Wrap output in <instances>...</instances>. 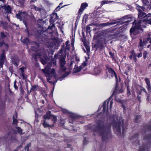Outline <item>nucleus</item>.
Segmentation results:
<instances>
[{"label": "nucleus", "mask_w": 151, "mask_h": 151, "mask_svg": "<svg viewBox=\"0 0 151 151\" xmlns=\"http://www.w3.org/2000/svg\"><path fill=\"white\" fill-rule=\"evenodd\" d=\"M1 6L3 9L5 10L6 13H11V10L10 6L5 5L4 6Z\"/></svg>", "instance_id": "obj_12"}, {"label": "nucleus", "mask_w": 151, "mask_h": 151, "mask_svg": "<svg viewBox=\"0 0 151 151\" xmlns=\"http://www.w3.org/2000/svg\"><path fill=\"white\" fill-rule=\"evenodd\" d=\"M42 124L43 126L45 127H53L54 126V124H53L52 125L49 124L45 122V120H43L42 121Z\"/></svg>", "instance_id": "obj_23"}, {"label": "nucleus", "mask_w": 151, "mask_h": 151, "mask_svg": "<svg viewBox=\"0 0 151 151\" xmlns=\"http://www.w3.org/2000/svg\"><path fill=\"white\" fill-rule=\"evenodd\" d=\"M88 142V139L86 138H85L83 141V144L84 145L87 144Z\"/></svg>", "instance_id": "obj_38"}, {"label": "nucleus", "mask_w": 151, "mask_h": 151, "mask_svg": "<svg viewBox=\"0 0 151 151\" xmlns=\"http://www.w3.org/2000/svg\"><path fill=\"white\" fill-rule=\"evenodd\" d=\"M101 70L98 67H96L94 68V74L95 75H98L101 73Z\"/></svg>", "instance_id": "obj_21"}, {"label": "nucleus", "mask_w": 151, "mask_h": 151, "mask_svg": "<svg viewBox=\"0 0 151 151\" xmlns=\"http://www.w3.org/2000/svg\"><path fill=\"white\" fill-rule=\"evenodd\" d=\"M86 49L87 52H89L90 51V49L88 46L86 47Z\"/></svg>", "instance_id": "obj_57"}, {"label": "nucleus", "mask_w": 151, "mask_h": 151, "mask_svg": "<svg viewBox=\"0 0 151 151\" xmlns=\"http://www.w3.org/2000/svg\"><path fill=\"white\" fill-rule=\"evenodd\" d=\"M141 20L137 23L135 22V21H134L133 22V27L130 30V32H133L136 29H139L141 28Z\"/></svg>", "instance_id": "obj_5"}, {"label": "nucleus", "mask_w": 151, "mask_h": 151, "mask_svg": "<svg viewBox=\"0 0 151 151\" xmlns=\"http://www.w3.org/2000/svg\"><path fill=\"white\" fill-rule=\"evenodd\" d=\"M14 130L15 132H22V129L21 127L17 126L16 127Z\"/></svg>", "instance_id": "obj_26"}, {"label": "nucleus", "mask_w": 151, "mask_h": 151, "mask_svg": "<svg viewBox=\"0 0 151 151\" xmlns=\"http://www.w3.org/2000/svg\"><path fill=\"white\" fill-rule=\"evenodd\" d=\"M119 22H107L106 23H103L101 24H100V26L102 27H104L108 25H111L113 24H115L117 23H118Z\"/></svg>", "instance_id": "obj_13"}, {"label": "nucleus", "mask_w": 151, "mask_h": 151, "mask_svg": "<svg viewBox=\"0 0 151 151\" xmlns=\"http://www.w3.org/2000/svg\"><path fill=\"white\" fill-rule=\"evenodd\" d=\"M60 65L63 67L65 63V61L64 58H61L60 60Z\"/></svg>", "instance_id": "obj_28"}, {"label": "nucleus", "mask_w": 151, "mask_h": 151, "mask_svg": "<svg viewBox=\"0 0 151 151\" xmlns=\"http://www.w3.org/2000/svg\"><path fill=\"white\" fill-rule=\"evenodd\" d=\"M147 45V48H150L151 50V38L150 37V35L148 34L147 38L145 40H143L142 42V49L143 47L145 48L146 45Z\"/></svg>", "instance_id": "obj_4"}, {"label": "nucleus", "mask_w": 151, "mask_h": 151, "mask_svg": "<svg viewBox=\"0 0 151 151\" xmlns=\"http://www.w3.org/2000/svg\"><path fill=\"white\" fill-rule=\"evenodd\" d=\"M136 8L138 11V18H141V17H142V14L141 11V9H142V8L141 7L139 6L138 5H137Z\"/></svg>", "instance_id": "obj_20"}, {"label": "nucleus", "mask_w": 151, "mask_h": 151, "mask_svg": "<svg viewBox=\"0 0 151 151\" xmlns=\"http://www.w3.org/2000/svg\"><path fill=\"white\" fill-rule=\"evenodd\" d=\"M17 114H16L13 117V122L12 124H15L17 125V124L18 122V120L17 119Z\"/></svg>", "instance_id": "obj_22"}, {"label": "nucleus", "mask_w": 151, "mask_h": 151, "mask_svg": "<svg viewBox=\"0 0 151 151\" xmlns=\"http://www.w3.org/2000/svg\"><path fill=\"white\" fill-rule=\"evenodd\" d=\"M145 80L147 85V89L148 91H150L151 89V86L150 80L148 78H146Z\"/></svg>", "instance_id": "obj_18"}, {"label": "nucleus", "mask_w": 151, "mask_h": 151, "mask_svg": "<svg viewBox=\"0 0 151 151\" xmlns=\"http://www.w3.org/2000/svg\"><path fill=\"white\" fill-rule=\"evenodd\" d=\"M142 22H145L146 23L151 25V18H146V19H143Z\"/></svg>", "instance_id": "obj_25"}, {"label": "nucleus", "mask_w": 151, "mask_h": 151, "mask_svg": "<svg viewBox=\"0 0 151 151\" xmlns=\"http://www.w3.org/2000/svg\"><path fill=\"white\" fill-rule=\"evenodd\" d=\"M4 61L0 60V67H1L4 63Z\"/></svg>", "instance_id": "obj_47"}, {"label": "nucleus", "mask_w": 151, "mask_h": 151, "mask_svg": "<svg viewBox=\"0 0 151 151\" xmlns=\"http://www.w3.org/2000/svg\"><path fill=\"white\" fill-rule=\"evenodd\" d=\"M151 17V14L149 13L147 14L144 12H142V19H145V18H147L148 17Z\"/></svg>", "instance_id": "obj_19"}, {"label": "nucleus", "mask_w": 151, "mask_h": 151, "mask_svg": "<svg viewBox=\"0 0 151 151\" xmlns=\"http://www.w3.org/2000/svg\"><path fill=\"white\" fill-rule=\"evenodd\" d=\"M127 95L128 96H129L131 94V93L130 91L129 90V89L128 86L127 87Z\"/></svg>", "instance_id": "obj_40"}, {"label": "nucleus", "mask_w": 151, "mask_h": 151, "mask_svg": "<svg viewBox=\"0 0 151 151\" xmlns=\"http://www.w3.org/2000/svg\"><path fill=\"white\" fill-rule=\"evenodd\" d=\"M148 68L151 69V63L149 64L148 66Z\"/></svg>", "instance_id": "obj_61"}, {"label": "nucleus", "mask_w": 151, "mask_h": 151, "mask_svg": "<svg viewBox=\"0 0 151 151\" xmlns=\"http://www.w3.org/2000/svg\"><path fill=\"white\" fill-rule=\"evenodd\" d=\"M112 104H113V101L111 100L110 101V103H109V109H111V106H112Z\"/></svg>", "instance_id": "obj_43"}, {"label": "nucleus", "mask_w": 151, "mask_h": 151, "mask_svg": "<svg viewBox=\"0 0 151 151\" xmlns=\"http://www.w3.org/2000/svg\"><path fill=\"white\" fill-rule=\"evenodd\" d=\"M1 46L5 48L7 50L8 49V45L6 44H5L4 42H2L1 43Z\"/></svg>", "instance_id": "obj_27"}, {"label": "nucleus", "mask_w": 151, "mask_h": 151, "mask_svg": "<svg viewBox=\"0 0 151 151\" xmlns=\"http://www.w3.org/2000/svg\"><path fill=\"white\" fill-rule=\"evenodd\" d=\"M38 115H36V118L35 119V122H38L39 121L38 120Z\"/></svg>", "instance_id": "obj_45"}, {"label": "nucleus", "mask_w": 151, "mask_h": 151, "mask_svg": "<svg viewBox=\"0 0 151 151\" xmlns=\"http://www.w3.org/2000/svg\"><path fill=\"white\" fill-rule=\"evenodd\" d=\"M51 117L52 118V121L53 122V123H55L57 121V119L56 116L52 115Z\"/></svg>", "instance_id": "obj_30"}, {"label": "nucleus", "mask_w": 151, "mask_h": 151, "mask_svg": "<svg viewBox=\"0 0 151 151\" xmlns=\"http://www.w3.org/2000/svg\"><path fill=\"white\" fill-rule=\"evenodd\" d=\"M110 100V99H109L105 101L102 107H103V111L105 112L106 111H108V107L109 104V102Z\"/></svg>", "instance_id": "obj_9"}, {"label": "nucleus", "mask_w": 151, "mask_h": 151, "mask_svg": "<svg viewBox=\"0 0 151 151\" xmlns=\"http://www.w3.org/2000/svg\"><path fill=\"white\" fill-rule=\"evenodd\" d=\"M142 2L143 3V6H142V10L144 11L145 8L144 6H146L147 8H148L149 2L147 0H142Z\"/></svg>", "instance_id": "obj_15"}, {"label": "nucleus", "mask_w": 151, "mask_h": 151, "mask_svg": "<svg viewBox=\"0 0 151 151\" xmlns=\"http://www.w3.org/2000/svg\"><path fill=\"white\" fill-rule=\"evenodd\" d=\"M51 66V64L49 63L45 69H42V70L45 74V76L47 77V81L50 83H53V84L54 85L55 83L53 82L52 81H50L52 78H56V77L54 69H50Z\"/></svg>", "instance_id": "obj_1"}, {"label": "nucleus", "mask_w": 151, "mask_h": 151, "mask_svg": "<svg viewBox=\"0 0 151 151\" xmlns=\"http://www.w3.org/2000/svg\"><path fill=\"white\" fill-rule=\"evenodd\" d=\"M36 88V86H32V88L34 91L35 90V89Z\"/></svg>", "instance_id": "obj_59"}, {"label": "nucleus", "mask_w": 151, "mask_h": 151, "mask_svg": "<svg viewBox=\"0 0 151 151\" xmlns=\"http://www.w3.org/2000/svg\"><path fill=\"white\" fill-rule=\"evenodd\" d=\"M40 61L42 63L43 65L45 64L47 61V60L45 59V60L43 59H42L41 58H40Z\"/></svg>", "instance_id": "obj_32"}, {"label": "nucleus", "mask_w": 151, "mask_h": 151, "mask_svg": "<svg viewBox=\"0 0 151 151\" xmlns=\"http://www.w3.org/2000/svg\"><path fill=\"white\" fill-rule=\"evenodd\" d=\"M136 55H135V54H134L133 56V58L135 60V61H136Z\"/></svg>", "instance_id": "obj_53"}, {"label": "nucleus", "mask_w": 151, "mask_h": 151, "mask_svg": "<svg viewBox=\"0 0 151 151\" xmlns=\"http://www.w3.org/2000/svg\"><path fill=\"white\" fill-rule=\"evenodd\" d=\"M14 87L15 89H17V85L15 84V82H14Z\"/></svg>", "instance_id": "obj_58"}, {"label": "nucleus", "mask_w": 151, "mask_h": 151, "mask_svg": "<svg viewBox=\"0 0 151 151\" xmlns=\"http://www.w3.org/2000/svg\"><path fill=\"white\" fill-rule=\"evenodd\" d=\"M5 59V54L4 53H3L1 56L0 60L4 61Z\"/></svg>", "instance_id": "obj_29"}, {"label": "nucleus", "mask_w": 151, "mask_h": 151, "mask_svg": "<svg viewBox=\"0 0 151 151\" xmlns=\"http://www.w3.org/2000/svg\"><path fill=\"white\" fill-rule=\"evenodd\" d=\"M63 4V2L61 3L60 4L59 6H58L56 8V9L57 10L59 7H60V5L62 4Z\"/></svg>", "instance_id": "obj_52"}, {"label": "nucleus", "mask_w": 151, "mask_h": 151, "mask_svg": "<svg viewBox=\"0 0 151 151\" xmlns=\"http://www.w3.org/2000/svg\"><path fill=\"white\" fill-rule=\"evenodd\" d=\"M140 44H139V47H138L139 48H141V47H142V44H141L142 41H141V39H140Z\"/></svg>", "instance_id": "obj_50"}, {"label": "nucleus", "mask_w": 151, "mask_h": 151, "mask_svg": "<svg viewBox=\"0 0 151 151\" xmlns=\"http://www.w3.org/2000/svg\"><path fill=\"white\" fill-rule=\"evenodd\" d=\"M123 91L124 90L122 88H118L117 87H116L112 95H114L115 93H122Z\"/></svg>", "instance_id": "obj_14"}, {"label": "nucleus", "mask_w": 151, "mask_h": 151, "mask_svg": "<svg viewBox=\"0 0 151 151\" xmlns=\"http://www.w3.org/2000/svg\"><path fill=\"white\" fill-rule=\"evenodd\" d=\"M50 111H48L43 116L44 119H50L52 115L51 114Z\"/></svg>", "instance_id": "obj_16"}, {"label": "nucleus", "mask_w": 151, "mask_h": 151, "mask_svg": "<svg viewBox=\"0 0 151 151\" xmlns=\"http://www.w3.org/2000/svg\"><path fill=\"white\" fill-rule=\"evenodd\" d=\"M22 41L25 44H27L29 42V39L28 38H26L23 39Z\"/></svg>", "instance_id": "obj_33"}, {"label": "nucleus", "mask_w": 151, "mask_h": 151, "mask_svg": "<svg viewBox=\"0 0 151 151\" xmlns=\"http://www.w3.org/2000/svg\"><path fill=\"white\" fill-rule=\"evenodd\" d=\"M88 4L85 3L82 4L80 8L79 9V12L80 13L82 12L88 6Z\"/></svg>", "instance_id": "obj_17"}, {"label": "nucleus", "mask_w": 151, "mask_h": 151, "mask_svg": "<svg viewBox=\"0 0 151 151\" xmlns=\"http://www.w3.org/2000/svg\"><path fill=\"white\" fill-rule=\"evenodd\" d=\"M74 63V61H71V63L69 65V66L70 67H71V66L73 65Z\"/></svg>", "instance_id": "obj_49"}, {"label": "nucleus", "mask_w": 151, "mask_h": 151, "mask_svg": "<svg viewBox=\"0 0 151 151\" xmlns=\"http://www.w3.org/2000/svg\"><path fill=\"white\" fill-rule=\"evenodd\" d=\"M16 16L17 17L18 19H19L21 21H22V18L21 17L20 12H19V14H16Z\"/></svg>", "instance_id": "obj_31"}, {"label": "nucleus", "mask_w": 151, "mask_h": 151, "mask_svg": "<svg viewBox=\"0 0 151 151\" xmlns=\"http://www.w3.org/2000/svg\"><path fill=\"white\" fill-rule=\"evenodd\" d=\"M87 18L88 16L86 15H84L83 17V19L85 20V21H86V20L87 19Z\"/></svg>", "instance_id": "obj_46"}, {"label": "nucleus", "mask_w": 151, "mask_h": 151, "mask_svg": "<svg viewBox=\"0 0 151 151\" xmlns=\"http://www.w3.org/2000/svg\"><path fill=\"white\" fill-rule=\"evenodd\" d=\"M141 93H139L137 96V99L138 100L141 102Z\"/></svg>", "instance_id": "obj_39"}, {"label": "nucleus", "mask_w": 151, "mask_h": 151, "mask_svg": "<svg viewBox=\"0 0 151 151\" xmlns=\"http://www.w3.org/2000/svg\"><path fill=\"white\" fill-rule=\"evenodd\" d=\"M111 125L109 124H104L102 121H99L97 126L95 129L96 131H107L110 128Z\"/></svg>", "instance_id": "obj_2"}, {"label": "nucleus", "mask_w": 151, "mask_h": 151, "mask_svg": "<svg viewBox=\"0 0 151 151\" xmlns=\"http://www.w3.org/2000/svg\"><path fill=\"white\" fill-rule=\"evenodd\" d=\"M62 111L64 113L69 114L70 117H71L72 119H74L75 118L76 116L74 114L70 112L67 109H63Z\"/></svg>", "instance_id": "obj_11"}, {"label": "nucleus", "mask_w": 151, "mask_h": 151, "mask_svg": "<svg viewBox=\"0 0 151 151\" xmlns=\"http://www.w3.org/2000/svg\"><path fill=\"white\" fill-rule=\"evenodd\" d=\"M129 139L131 140H134L135 141L134 143L136 145L139 147V151H142L141 149V146L140 145L139 141L137 138V136L134 135L132 137H130Z\"/></svg>", "instance_id": "obj_6"}, {"label": "nucleus", "mask_w": 151, "mask_h": 151, "mask_svg": "<svg viewBox=\"0 0 151 151\" xmlns=\"http://www.w3.org/2000/svg\"><path fill=\"white\" fill-rule=\"evenodd\" d=\"M110 1H103L101 2V4L102 5H103L104 4H108L109 2H110Z\"/></svg>", "instance_id": "obj_35"}, {"label": "nucleus", "mask_w": 151, "mask_h": 151, "mask_svg": "<svg viewBox=\"0 0 151 151\" xmlns=\"http://www.w3.org/2000/svg\"><path fill=\"white\" fill-rule=\"evenodd\" d=\"M102 135V139L104 141H106L108 139L107 133H101Z\"/></svg>", "instance_id": "obj_24"}, {"label": "nucleus", "mask_w": 151, "mask_h": 151, "mask_svg": "<svg viewBox=\"0 0 151 151\" xmlns=\"http://www.w3.org/2000/svg\"><path fill=\"white\" fill-rule=\"evenodd\" d=\"M35 9L36 11H41L43 10V9L41 8L37 7H35Z\"/></svg>", "instance_id": "obj_37"}, {"label": "nucleus", "mask_w": 151, "mask_h": 151, "mask_svg": "<svg viewBox=\"0 0 151 151\" xmlns=\"http://www.w3.org/2000/svg\"><path fill=\"white\" fill-rule=\"evenodd\" d=\"M20 13L21 17L22 18V19H23V22L24 23V24H25V21L27 18L28 15L27 13L26 12H20Z\"/></svg>", "instance_id": "obj_10"}, {"label": "nucleus", "mask_w": 151, "mask_h": 151, "mask_svg": "<svg viewBox=\"0 0 151 151\" xmlns=\"http://www.w3.org/2000/svg\"><path fill=\"white\" fill-rule=\"evenodd\" d=\"M134 54H133L132 55H130L129 56V58L130 59H132L133 58V56L134 55Z\"/></svg>", "instance_id": "obj_54"}, {"label": "nucleus", "mask_w": 151, "mask_h": 151, "mask_svg": "<svg viewBox=\"0 0 151 151\" xmlns=\"http://www.w3.org/2000/svg\"><path fill=\"white\" fill-rule=\"evenodd\" d=\"M142 91L145 92V90L144 88H142Z\"/></svg>", "instance_id": "obj_63"}, {"label": "nucleus", "mask_w": 151, "mask_h": 151, "mask_svg": "<svg viewBox=\"0 0 151 151\" xmlns=\"http://www.w3.org/2000/svg\"><path fill=\"white\" fill-rule=\"evenodd\" d=\"M107 77L109 78H111V77L110 76H109V74H108V73H107Z\"/></svg>", "instance_id": "obj_64"}, {"label": "nucleus", "mask_w": 151, "mask_h": 151, "mask_svg": "<svg viewBox=\"0 0 151 151\" xmlns=\"http://www.w3.org/2000/svg\"><path fill=\"white\" fill-rule=\"evenodd\" d=\"M147 52L146 51H144L143 54V58L145 59L147 58Z\"/></svg>", "instance_id": "obj_36"}, {"label": "nucleus", "mask_w": 151, "mask_h": 151, "mask_svg": "<svg viewBox=\"0 0 151 151\" xmlns=\"http://www.w3.org/2000/svg\"><path fill=\"white\" fill-rule=\"evenodd\" d=\"M144 141L146 143L142 146V151H148L151 145V135H146L144 138Z\"/></svg>", "instance_id": "obj_3"}, {"label": "nucleus", "mask_w": 151, "mask_h": 151, "mask_svg": "<svg viewBox=\"0 0 151 151\" xmlns=\"http://www.w3.org/2000/svg\"><path fill=\"white\" fill-rule=\"evenodd\" d=\"M30 145V143H29L27 145H26L24 148L25 150L26 151H28L29 150V147Z\"/></svg>", "instance_id": "obj_34"}, {"label": "nucleus", "mask_w": 151, "mask_h": 151, "mask_svg": "<svg viewBox=\"0 0 151 151\" xmlns=\"http://www.w3.org/2000/svg\"><path fill=\"white\" fill-rule=\"evenodd\" d=\"M54 17L56 19L57 18V15L56 14H54Z\"/></svg>", "instance_id": "obj_62"}, {"label": "nucleus", "mask_w": 151, "mask_h": 151, "mask_svg": "<svg viewBox=\"0 0 151 151\" xmlns=\"http://www.w3.org/2000/svg\"><path fill=\"white\" fill-rule=\"evenodd\" d=\"M106 68L108 70V71L109 73L111 74V77H113L114 76H115L116 80L117 81V78L116 73L112 68L109 67L108 66H106Z\"/></svg>", "instance_id": "obj_7"}, {"label": "nucleus", "mask_w": 151, "mask_h": 151, "mask_svg": "<svg viewBox=\"0 0 151 151\" xmlns=\"http://www.w3.org/2000/svg\"><path fill=\"white\" fill-rule=\"evenodd\" d=\"M122 124L120 122H114L113 123V126L114 129L116 128L118 130V131H120V126L122 125V124H123L124 122V120H122Z\"/></svg>", "instance_id": "obj_8"}, {"label": "nucleus", "mask_w": 151, "mask_h": 151, "mask_svg": "<svg viewBox=\"0 0 151 151\" xmlns=\"http://www.w3.org/2000/svg\"><path fill=\"white\" fill-rule=\"evenodd\" d=\"M69 45H68L67 46H66V47H65V52H67V53L68 52V50H69Z\"/></svg>", "instance_id": "obj_42"}, {"label": "nucleus", "mask_w": 151, "mask_h": 151, "mask_svg": "<svg viewBox=\"0 0 151 151\" xmlns=\"http://www.w3.org/2000/svg\"><path fill=\"white\" fill-rule=\"evenodd\" d=\"M69 41H67L66 43V45L67 46L68 45V43H69Z\"/></svg>", "instance_id": "obj_60"}, {"label": "nucleus", "mask_w": 151, "mask_h": 151, "mask_svg": "<svg viewBox=\"0 0 151 151\" xmlns=\"http://www.w3.org/2000/svg\"><path fill=\"white\" fill-rule=\"evenodd\" d=\"M65 123V122L64 120H61V121L60 124L61 125H63Z\"/></svg>", "instance_id": "obj_48"}, {"label": "nucleus", "mask_w": 151, "mask_h": 151, "mask_svg": "<svg viewBox=\"0 0 151 151\" xmlns=\"http://www.w3.org/2000/svg\"><path fill=\"white\" fill-rule=\"evenodd\" d=\"M2 8L1 7V6H0V14L2 12Z\"/></svg>", "instance_id": "obj_56"}, {"label": "nucleus", "mask_w": 151, "mask_h": 151, "mask_svg": "<svg viewBox=\"0 0 151 151\" xmlns=\"http://www.w3.org/2000/svg\"><path fill=\"white\" fill-rule=\"evenodd\" d=\"M19 69L21 70V72L22 73V76H24L23 73H24V71L23 68H19Z\"/></svg>", "instance_id": "obj_44"}, {"label": "nucleus", "mask_w": 151, "mask_h": 151, "mask_svg": "<svg viewBox=\"0 0 151 151\" xmlns=\"http://www.w3.org/2000/svg\"><path fill=\"white\" fill-rule=\"evenodd\" d=\"M54 27V25L53 24H52L51 27H49L48 28V29H51L53 28V27Z\"/></svg>", "instance_id": "obj_51"}, {"label": "nucleus", "mask_w": 151, "mask_h": 151, "mask_svg": "<svg viewBox=\"0 0 151 151\" xmlns=\"http://www.w3.org/2000/svg\"><path fill=\"white\" fill-rule=\"evenodd\" d=\"M6 37V36L4 32H1V38H3L5 37Z\"/></svg>", "instance_id": "obj_41"}, {"label": "nucleus", "mask_w": 151, "mask_h": 151, "mask_svg": "<svg viewBox=\"0 0 151 151\" xmlns=\"http://www.w3.org/2000/svg\"><path fill=\"white\" fill-rule=\"evenodd\" d=\"M68 75V73H67V75H66V76H64L62 77L61 78H59V79H60V81H61V80H62V79H61V78H65V77L66 76H67V75Z\"/></svg>", "instance_id": "obj_55"}]
</instances>
